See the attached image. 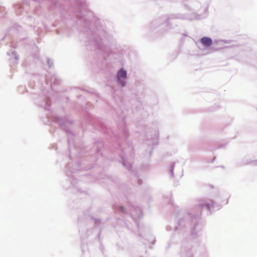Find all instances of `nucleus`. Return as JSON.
<instances>
[{"mask_svg":"<svg viewBox=\"0 0 257 257\" xmlns=\"http://www.w3.org/2000/svg\"><path fill=\"white\" fill-rule=\"evenodd\" d=\"M201 43L204 46L208 47L212 44V41L211 38L203 37L201 39Z\"/></svg>","mask_w":257,"mask_h":257,"instance_id":"f257e3e1","label":"nucleus"},{"mask_svg":"<svg viewBox=\"0 0 257 257\" xmlns=\"http://www.w3.org/2000/svg\"><path fill=\"white\" fill-rule=\"evenodd\" d=\"M126 77V72L123 69H121L117 74V78L119 81H121V79H124Z\"/></svg>","mask_w":257,"mask_h":257,"instance_id":"f03ea898","label":"nucleus"}]
</instances>
